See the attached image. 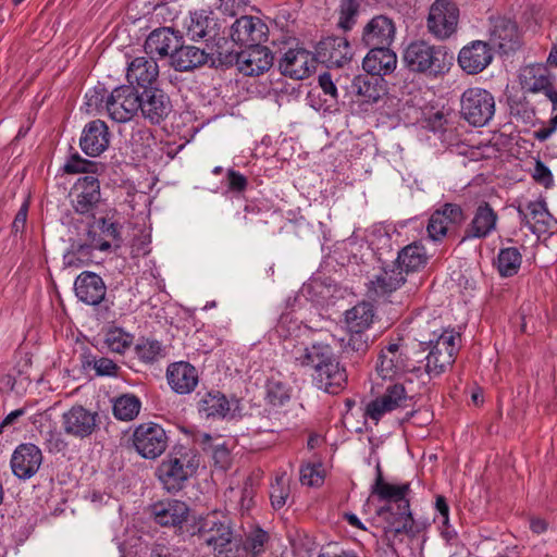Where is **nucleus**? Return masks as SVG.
<instances>
[{
  "instance_id": "1",
  "label": "nucleus",
  "mask_w": 557,
  "mask_h": 557,
  "mask_svg": "<svg viewBox=\"0 0 557 557\" xmlns=\"http://www.w3.org/2000/svg\"><path fill=\"white\" fill-rule=\"evenodd\" d=\"M289 355L295 366L312 370L311 376L319 389L336 395L345 388L346 369L329 344L295 345Z\"/></svg>"
},
{
  "instance_id": "2",
  "label": "nucleus",
  "mask_w": 557,
  "mask_h": 557,
  "mask_svg": "<svg viewBox=\"0 0 557 557\" xmlns=\"http://www.w3.org/2000/svg\"><path fill=\"white\" fill-rule=\"evenodd\" d=\"M86 104L97 111H106L117 123L131 121L139 111V94L132 85H121L108 92L104 87H95L86 94Z\"/></svg>"
},
{
  "instance_id": "3",
  "label": "nucleus",
  "mask_w": 557,
  "mask_h": 557,
  "mask_svg": "<svg viewBox=\"0 0 557 557\" xmlns=\"http://www.w3.org/2000/svg\"><path fill=\"white\" fill-rule=\"evenodd\" d=\"M403 60L412 73L438 77L449 71L454 57L443 46L414 40L405 48Z\"/></svg>"
},
{
  "instance_id": "4",
  "label": "nucleus",
  "mask_w": 557,
  "mask_h": 557,
  "mask_svg": "<svg viewBox=\"0 0 557 557\" xmlns=\"http://www.w3.org/2000/svg\"><path fill=\"white\" fill-rule=\"evenodd\" d=\"M421 348L429 350L425 370L438 376L451 368L461 347V335L454 329H434L429 339L420 341Z\"/></svg>"
},
{
  "instance_id": "5",
  "label": "nucleus",
  "mask_w": 557,
  "mask_h": 557,
  "mask_svg": "<svg viewBox=\"0 0 557 557\" xmlns=\"http://www.w3.org/2000/svg\"><path fill=\"white\" fill-rule=\"evenodd\" d=\"M199 467V457L195 449L178 445L174 446L172 451L158 466L156 474L163 485L170 492L181 491L185 482L193 476Z\"/></svg>"
},
{
  "instance_id": "6",
  "label": "nucleus",
  "mask_w": 557,
  "mask_h": 557,
  "mask_svg": "<svg viewBox=\"0 0 557 557\" xmlns=\"http://www.w3.org/2000/svg\"><path fill=\"white\" fill-rule=\"evenodd\" d=\"M196 535L201 544L220 555L234 545V528L231 517L221 510H213L196 521Z\"/></svg>"
},
{
  "instance_id": "7",
  "label": "nucleus",
  "mask_w": 557,
  "mask_h": 557,
  "mask_svg": "<svg viewBox=\"0 0 557 557\" xmlns=\"http://www.w3.org/2000/svg\"><path fill=\"white\" fill-rule=\"evenodd\" d=\"M496 110L491 91L481 87H470L460 97V116L474 127L487 125Z\"/></svg>"
},
{
  "instance_id": "8",
  "label": "nucleus",
  "mask_w": 557,
  "mask_h": 557,
  "mask_svg": "<svg viewBox=\"0 0 557 557\" xmlns=\"http://www.w3.org/2000/svg\"><path fill=\"white\" fill-rule=\"evenodd\" d=\"M376 515L384 522V535L388 546H392L399 535L405 534L412 539L420 532L410 506L405 508V506L396 507L393 504H385L376 509Z\"/></svg>"
},
{
  "instance_id": "9",
  "label": "nucleus",
  "mask_w": 557,
  "mask_h": 557,
  "mask_svg": "<svg viewBox=\"0 0 557 557\" xmlns=\"http://www.w3.org/2000/svg\"><path fill=\"white\" fill-rule=\"evenodd\" d=\"M122 231L123 224L117 212L109 211L104 216L88 225L87 240L96 250L108 251L112 247L116 250L123 244Z\"/></svg>"
},
{
  "instance_id": "10",
  "label": "nucleus",
  "mask_w": 557,
  "mask_h": 557,
  "mask_svg": "<svg viewBox=\"0 0 557 557\" xmlns=\"http://www.w3.org/2000/svg\"><path fill=\"white\" fill-rule=\"evenodd\" d=\"M131 441L140 457L154 460L165 451L169 437L162 425L149 421L134 429Z\"/></svg>"
},
{
  "instance_id": "11",
  "label": "nucleus",
  "mask_w": 557,
  "mask_h": 557,
  "mask_svg": "<svg viewBox=\"0 0 557 557\" xmlns=\"http://www.w3.org/2000/svg\"><path fill=\"white\" fill-rule=\"evenodd\" d=\"M459 23V8L450 0H435L426 17L428 32L437 40L450 38Z\"/></svg>"
},
{
  "instance_id": "12",
  "label": "nucleus",
  "mask_w": 557,
  "mask_h": 557,
  "mask_svg": "<svg viewBox=\"0 0 557 557\" xmlns=\"http://www.w3.org/2000/svg\"><path fill=\"white\" fill-rule=\"evenodd\" d=\"M411 359L401 339L388 342L382 347L376 364L377 374L383 380H394L411 370Z\"/></svg>"
},
{
  "instance_id": "13",
  "label": "nucleus",
  "mask_w": 557,
  "mask_h": 557,
  "mask_svg": "<svg viewBox=\"0 0 557 557\" xmlns=\"http://www.w3.org/2000/svg\"><path fill=\"white\" fill-rule=\"evenodd\" d=\"M71 197L73 211L82 216L95 219V212L101 201L100 183L94 175H85L74 184Z\"/></svg>"
},
{
  "instance_id": "14",
  "label": "nucleus",
  "mask_w": 557,
  "mask_h": 557,
  "mask_svg": "<svg viewBox=\"0 0 557 557\" xmlns=\"http://www.w3.org/2000/svg\"><path fill=\"white\" fill-rule=\"evenodd\" d=\"M139 101L141 115L153 125H160L173 111L169 95L158 87L145 88Z\"/></svg>"
},
{
  "instance_id": "15",
  "label": "nucleus",
  "mask_w": 557,
  "mask_h": 557,
  "mask_svg": "<svg viewBox=\"0 0 557 557\" xmlns=\"http://www.w3.org/2000/svg\"><path fill=\"white\" fill-rule=\"evenodd\" d=\"M410 400L403 384H391L382 396L367 405L366 416L377 423L386 412L408 407Z\"/></svg>"
},
{
  "instance_id": "16",
  "label": "nucleus",
  "mask_w": 557,
  "mask_h": 557,
  "mask_svg": "<svg viewBox=\"0 0 557 557\" xmlns=\"http://www.w3.org/2000/svg\"><path fill=\"white\" fill-rule=\"evenodd\" d=\"M99 416L81 405L73 406L62 414V429L66 435L76 438L90 436L98 428Z\"/></svg>"
},
{
  "instance_id": "17",
  "label": "nucleus",
  "mask_w": 557,
  "mask_h": 557,
  "mask_svg": "<svg viewBox=\"0 0 557 557\" xmlns=\"http://www.w3.org/2000/svg\"><path fill=\"white\" fill-rule=\"evenodd\" d=\"M497 223L498 214L492 206L484 200L479 202L465 227L461 242L487 238L496 231Z\"/></svg>"
},
{
  "instance_id": "18",
  "label": "nucleus",
  "mask_w": 557,
  "mask_h": 557,
  "mask_svg": "<svg viewBox=\"0 0 557 557\" xmlns=\"http://www.w3.org/2000/svg\"><path fill=\"white\" fill-rule=\"evenodd\" d=\"M42 459V453L35 444H20L11 456V470L20 480H28L38 472Z\"/></svg>"
},
{
  "instance_id": "19",
  "label": "nucleus",
  "mask_w": 557,
  "mask_h": 557,
  "mask_svg": "<svg viewBox=\"0 0 557 557\" xmlns=\"http://www.w3.org/2000/svg\"><path fill=\"white\" fill-rule=\"evenodd\" d=\"M269 28L259 17L244 15L231 27L233 42L245 47L261 45L267 41Z\"/></svg>"
},
{
  "instance_id": "20",
  "label": "nucleus",
  "mask_w": 557,
  "mask_h": 557,
  "mask_svg": "<svg viewBox=\"0 0 557 557\" xmlns=\"http://www.w3.org/2000/svg\"><path fill=\"white\" fill-rule=\"evenodd\" d=\"M466 220L462 208L457 203H445L435 210L426 225L428 237L441 242L447 234L448 225H461Z\"/></svg>"
},
{
  "instance_id": "21",
  "label": "nucleus",
  "mask_w": 557,
  "mask_h": 557,
  "mask_svg": "<svg viewBox=\"0 0 557 557\" xmlns=\"http://www.w3.org/2000/svg\"><path fill=\"white\" fill-rule=\"evenodd\" d=\"M317 59L327 67H343L352 58V48L345 37H326L317 46Z\"/></svg>"
},
{
  "instance_id": "22",
  "label": "nucleus",
  "mask_w": 557,
  "mask_h": 557,
  "mask_svg": "<svg viewBox=\"0 0 557 557\" xmlns=\"http://www.w3.org/2000/svg\"><path fill=\"white\" fill-rule=\"evenodd\" d=\"M317 61V54L304 48L289 49L280 61V70L285 76L304 79L315 70Z\"/></svg>"
},
{
  "instance_id": "23",
  "label": "nucleus",
  "mask_w": 557,
  "mask_h": 557,
  "mask_svg": "<svg viewBox=\"0 0 557 557\" xmlns=\"http://www.w3.org/2000/svg\"><path fill=\"white\" fill-rule=\"evenodd\" d=\"M395 35L396 26L393 20L385 15H376L364 25L361 41L369 49L391 47Z\"/></svg>"
},
{
  "instance_id": "24",
  "label": "nucleus",
  "mask_w": 557,
  "mask_h": 557,
  "mask_svg": "<svg viewBox=\"0 0 557 557\" xmlns=\"http://www.w3.org/2000/svg\"><path fill=\"white\" fill-rule=\"evenodd\" d=\"M273 59L268 47L253 45L239 51L237 69L245 76H259L271 69Z\"/></svg>"
},
{
  "instance_id": "25",
  "label": "nucleus",
  "mask_w": 557,
  "mask_h": 557,
  "mask_svg": "<svg viewBox=\"0 0 557 557\" xmlns=\"http://www.w3.org/2000/svg\"><path fill=\"white\" fill-rule=\"evenodd\" d=\"M490 41L504 53L515 51L519 47L518 26L506 16L490 17Z\"/></svg>"
},
{
  "instance_id": "26",
  "label": "nucleus",
  "mask_w": 557,
  "mask_h": 557,
  "mask_svg": "<svg viewBox=\"0 0 557 557\" xmlns=\"http://www.w3.org/2000/svg\"><path fill=\"white\" fill-rule=\"evenodd\" d=\"M493 60L490 45L482 40H473L465 46L458 54L459 66L468 74H479L485 70Z\"/></svg>"
},
{
  "instance_id": "27",
  "label": "nucleus",
  "mask_w": 557,
  "mask_h": 557,
  "mask_svg": "<svg viewBox=\"0 0 557 557\" xmlns=\"http://www.w3.org/2000/svg\"><path fill=\"white\" fill-rule=\"evenodd\" d=\"M111 134L107 123L102 120L88 122L82 132L79 147L89 157H98L110 145Z\"/></svg>"
},
{
  "instance_id": "28",
  "label": "nucleus",
  "mask_w": 557,
  "mask_h": 557,
  "mask_svg": "<svg viewBox=\"0 0 557 557\" xmlns=\"http://www.w3.org/2000/svg\"><path fill=\"white\" fill-rule=\"evenodd\" d=\"M411 492V485L409 482L403 484H392L384 480L381 467H376V478L371 486V495L376 497L380 502L386 504H393L396 507L407 508L410 506V499L408 497Z\"/></svg>"
},
{
  "instance_id": "29",
  "label": "nucleus",
  "mask_w": 557,
  "mask_h": 557,
  "mask_svg": "<svg viewBox=\"0 0 557 557\" xmlns=\"http://www.w3.org/2000/svg\"><path fill=\"white\" fill-rule=\"evenodd\" d=\"M518 214L521 223L528 225L534 234L552 232L557 225L543 200L530 201L525 209L519 207Z\"/></svg>"
},
{
  "instance_id": "30",
  "label": "nucleus",
  "mask_w": 557,
  "mask_h": 557,
  "mask_svg": "<svg viewBox=\"0 0 557 557\" xmlns=\"http://www.w3.org/2000/svg\"><path fill=\"white\" fill-rule=\"evenodd\" d=\"M76 297L89 306L100 305L107 295V286L100 275L95 272L84 271L74 282Z\"/></svg>"
},
{
  "instance_id": "31",
  "label": "nucleus",
  "mask_w": 557,
  "mask_h": 557,
  "mask_svg": "<svg viewBox=\"0 0 557 557\" xmlns=\"http://www.w3.org/2000/svg\"><path fill=\"white\" fill-rule=\"evenodd\" d=\"M405 283V272L394 262L382 268L380 273L370 281L369 293L376 299H385Z\"/></svg>"
},
{
  "instance_id": "32",
  "label": "nucleus",
  "mask_w": 557,
  "mask_h": 557,
  "mask_svg": "<svg viewBox=\"0 0 557 557\" xmlns=\"http://www.w3.org/2000/svg\"><path fill=\"white\" fill-rule=\"evenodd\" d=\"M154 521L161 527H177L186 521L189 508L178 499H163L150 506Z\"/></svg>"
},
{
  "instance_id": "33",
  "label": "nucleus",
  "mask_w": 557,
  "mask_h": 557,
  "mask_svg": "<svg viewBox=\"0 0 557 557\" xmlns=\"http://www.w3.org/2000/svg\"><path fill=\"white\" fill-rule=\"evenodd\" d=\"M126 77L129 85L136 84L145 90L157 82L159 65L152 57H137L128 63Z\"/></svg>"
},
{
  "instance_id": "34",
  "label": "nucleus",
  "mask_w": 557,
  "mask_h": 557,
  "mask_svg": "<svg viewBox=\"0 0 557 557\" xmlns=\"http://www.w3.org/2000/svg\"><path fill=\"white\" fill-rule=\"evenodd\" d=\"M396 66L397 55L391 47L371 48L362 61L363 70L379 78L392 74Z\"/></svg>"
},
{
  "instance_id": "35",
  "label": "nucleus",
  "mask_w": 557,
  "mask_h": 557,
  "mask_svg": "<svg viewBox=\"0 0 557 557\" xmlns=\"http://www.w3.org/2000/svg\"><path fill=\"white\" fill-rule=\"evenodd\" d=\"M166 377L171 388L177 394H189L198 384V372L188 362L180 361L168 367Z\"/></svg>"
},
{
  "instance_id": "36",
  "label": "nucleus",
  "mask_w": 557,
  "mask_h": 557,
  "mask_svg": "<svg viewBox=\"0 0 557 557\" xmlns=\"http://www.w3.org/2000/svg\"><path fill=\"white\" fill-rule=\"evenodd\" d=\"M182 37L171 28L162 27L152 30L147 37L144 48L150 57H170L171 52L177 48Z\"/></svg>"
},
{
  "instance_id": "37",
  "label": "nucleus",
  "mask_w": 557,
  "mask_h": 557,
  "mask_svg": "<svg viewBox=\"0 0 557 557\" xmlns=\"http://www.w3.org/2000/svg\"><path fill=\"white\" fill-rule=\"evenodd\" d=\"M208 62V52L195 46H184L182 41L171 52V65L178 72H189Z\"/></svg>"
},
{
  "instance_id": "38",
  "label": "nucleus",
  "mask_w": 557,
  "mask_h": 557,
  "mask_svg": "<svg viewBox=\"0 0 557 557\" xmlns=\"http://www.w3.org/2000/svg\"><path fill=\"white\" fill-rule=\"evenodd\" d=\"M351 91L362 103H375L385 94L383 78L371 74L356 76L351 82Z\"/></svg>"
},
{
  "instance_id": "39",
  "label": "nucleus",
  "mask_w": 557,
  "mask_h": 557,
  "mask_svg": "<svg viewBox=\"0 0 557 557\" xmlns=\"http://www.w3.org/2000/svg\"><path fill=\"white\" fill-rule=\"evenodd\" d=\"M84 371H94L96 376L119 377L121 367L108 357L97 356L86 348L79 357Z\"/></svg>"
},
{
  "instance_id": "40",
  "label": "nucleus",
  "mask_w": 557,
  "mask_h": 557,
  "mask_svg": "<svg viewBox=\"0 0 557 557\" xmlns=\"http://www.w3.org/2000/svg\"><path fill=\"white\" fill-rule=\"evenodd\" d=\"M429 257L421 243L414 242L404 247L397 255L395 263L405 273L417 272L428 263Z\"/></svg>"
},
{
  "instance_id": "41",
  "label": "nucleus",
  "mask_w": 557,
  "mask_h": 557,
  "mask_svg": "<svg viewBox=\"0 0 557 557\" xmlns=\"http://www.w3.org/2000/svg\"><path fill=\"white\" fill-rule=\"evenodd\" d=\"M374 318L373 306L369 302H359L345 313V322L348 332H366Z\"/></svg>"
},
{
  "instance_id": "42",
  "label": "nucleus",
  "mask_w": 557,
  "mask_h": 557,
  "mask_svg": "<svg viewBox=\"0 0 557 557\" xmlns=\"http://www.w3.org/2000/svg\"><path fill=\"white\" fill-rule=\"evenodd\" d=\"M198 411L206 418H224L230 403L221 392H209L198 403Z\"/></svg>"
},
{
  "instance_id": "43",
  "label": "nucleus",
  "mask_w": 557,
  "mask_h": 557,
  "mask_svg": "<svg viewBox=\"0 0 557 557\" xmlns=\"http://www.w3.org/2000/svg\"><path fill=\"white\" fill-rule=\"evenodd\" d=\"M522 263V255L517 247L500 248L495 265L502 277L516 275Z\"/></svg>"
},
{
  "instance_id": "44",
  "label": "nucleus",
  "mask_w": 557,
  "mask_h": 557,
  "mask_svg": "<svg viewBox=\"0 0 557 557\" xmlns=\"http://www.w3.org/2000/svg\"><path fill=\"white\" fill-rule=\"evenodd\" d=\"M141 401L134 394H123L113 403V414L117 420L132 421L140 412Z\"/></svg>"
},
{
  "instance_id": "45",
  "label": "nucleus",
  "mask_w": 557,
  "mask_h": 557,
  "mask_svg": "<svg viewBox=\"0 0 557 557\" xmlns=\"http://www.w3.org/2000/svg\"><path fill=\"white\" fill-rule=\"evenodd\" d=\"M228 41L221 38L214 51L208 53L209 62L213 67H231L238 64L239 52L231 49Z\"/></svg>"
},
{
  "instance_id": "46",
  "label": "nucleus",
  "mask_w": 557,
  "mask_h": 557,
  "mask_svg": "<svg viewBox=\"0 0 557 557\" xmlns=\"http://www.w3.org/2000/svg\"><path fill=\"white\" fill-rule=\"evenodd\" d=\"M136 357L144 363H153L163 357L162 344L157 339L139 338L134 347Z\"/></svg>"
},
{
  "instance_id": "47",
  "label": "nucleus",
  "mask_w": 557,
  "mask_h": 557,
  "mask_svg": "<svg viewBox=\"0 0 557 557\" xmlns=\"http://www.w3.org/2000/svg\"><path fill=\"white\" fill-rule=\"evenodd\" d=\"M290 399V388L287 384L270 379L265 385V401L272 407L284 406Z\"/></svg>"
},
{
  "instance_id": "48",
  "label": "nucleus",
  "mask_w": 557,
  "mask_h": 557,
  "mask_svg": "<svg viewBox=\"0 0 557 557\" xmlns=\"http://www.w3.org/2000/svg\"><path fill=\"white\" fill-rule=\"evenodd\" d=\"M211 24L215 25L213 18L203 14L194 13L190 15V23L187 25L186 35L193 41L211 37Z\"/></svg>"
},
{
  "instance_id": "49",
  "label": "nucleus",
  "mask_w": 557,
  "mask_h": 557,
  "mask_svg": "<svg viewBox=\"0 0 557 557\" xmlns=\"http://www.w3.org/2000/svg\"><path fill=\"white\" fill-rule=\"evenodd\" d=\"M289 479L286 473L276 475L270 487L272 507L276 510L283 508L289 497Z\"/></svg>"
},
{
  "instance_id": "50",
  "label": "nucleus",
  "mask_w": 557,
  "mask_h": 557,
  "mask_svg": "<svg viewBox=\"0 0 557 557\" xmlns=\"http://www.w3.org/2000/svg\"><path fill=\"white\" fill-rule=\"evenodd\" d=\"M270 540L268 532L260 528L251 530L243 542V548L251 557H259L265 552V546Z\"/></svg>"
},
{
  "instance_id": "51",
  "label": "nucleus",
  "mask_w": 557,
  "mask_h": 557,
  "mask_svg": "<svg viewBox=\"0 0 557 557\" xmlns=\"http://www.w3.org/2000/svg\"><path fill=\"white\" fill-rule=\"evenodd\" d=\"M133 336L120 327L110 329L104 336L107 348L116 354H124L131 347Z\"/></svg>"
},
{
  "instance_id": "52",
  "label": "nucleus",
  "mask_w": 557,
  "mask_h": 557,
  "mask_svg": "<svg viewBox=\"0 0 557 557\" xmlns=\"http://www.w3.org/2000/svg\"><path fill=\"white\" fill-rule=\"evenodd\" d=\"M98 166V163L84 159L75 152L67 159L63 166V171L67 174L86 173L87 175H90L89 173L94 174L97 172Z\"/></svg>"
},
{
  "instance_id": "53",
  "label": "nucleus",
  "mask_w": 557,
  "mask_h": 557,
  "mask_svg": "<svg viewBox=\"0 0 557 557\" xmlns=\"http://www.w3.org/2000/svg\"><path fill=\"white\" fill-rule=\"evenodd\" d=\"M153 141L154 137L149 128L137 129L131 137L132 150L138 156H146Z\"/></svg>"
},
{
  "instance_id": "54",
  "label": "nucleus",
  "mask_w": 557,
  "mask_h": 557,
  "mask_svg": "<svg viewBox=\"0 0 557 557\" xmlns=\"http://www.w3.org/2000/svg\"><path fill=\"white\" fill-rule=\"evenodd\" d=\"M509 108L510 114L525 124L531 123L535 117V110L525 98L512 99Z\"/></svg>"
},
{
  "instance_id": "55",
  "label": "nucleus",
  "mask_w": 557,
  "mask_h": 557,
  "mask_svg": "<svg viewBox=\"0 0 557 557\" xmlns=\"http://www.w3.org/2000/svg\"><path fill=\"white\" fill-rule=\"evenodd\" d=\"M94 248L87 243H73L71 248L63 256V263L66 267H79L82 263L81 257H87Z\"/></svg>"
},
{
  "instance_id": "56",
  "label": "nucleus",
  "mask_w": 557,
  "mask_h": 557,
  "mask_svg": "<svg viewBox=\"0 0 557 557\" xmlns=\"http://www.w3.org/2000/svg\"><path fill=\"white\" fill-rule=\"evenodd\" d=\"M358 9L359 4L355 0H342L338 26L344 30L351 29Z\"/></svg>"
},
{
  "instance_id": "57",
  "label": "nucleus",
  "mask_w": 557,
  "mask_h": 557,
  "mask_svg": "<svg viewBox=\"0 0 557 557\" xmlns=\"http://www.w3.org/2000/svg\"><path fill=\"white\" fill-rule=\"evenodd\" d=\"M369 348V337L364 332L354 333L349 332V337L344 345L345 352H356L358 356L363 355Z\"/></svg>"
},
{
  "instance_id": "58",
  "label": "nucleus",
  "mask_w": 557,
  "mask_h": 557,
  "mask_svg": "<svg viewBox=\"0 0 557 557\" xmlns=\"http://www.w3.org/2000/svg\"><path fill=\"white\" fill-rule=\"evenodd\" d=\"M533 92H543L553 103V109H557V91L555 90L552 82L546 76H539L530 86Z\"/></svg>"
},
{
  "instance_id": "59",
  "label": "nucleus",
  "mask_w": 557,
  "mask_h": 557,
  "mask_svg": "<svg viewBox=\"0 0 557 557\" xmlns=\"http://www.w3.org/2000/svg\"><path fill=\"white\" fill-rule=\"evenodd\" d=\"M532 177L537 184L545 188H549L554 185V177L550 170L541 160H536Z\"/></svg>"
},
{
  "instance_id": "60",
  "label": "nucleus",
  "mask_w": 557,
  "mask_h": 557,
  "mask_svg": "<svg viewBox=\"0 0 557 557\" xmlns=\"http://www.w3.org/2000/svg\"><path fill=\"white\" fill-rule=\"evenodd\" d=\"M226 181L228 190L233 193H242L248 186L247 177L233 169L227 170Z\"/></svg>"
},
{
  "instance_id": "61",
  "label": "nucleus",
  "mask_w": 557,
  "mask_h": 557,
  "mask_svg": "<svg viewBox=\"0 0 557 557\" xmlns=\"http://www.w3.org/2000/svg\"><path fill=\"white\" fill-rule=\"evenodd\" d=\"M300 482L308 486H315L322 482V476L315 466L307 465L300 469Z\"/></svg>"
},
{
  "instance_id": "62",
  "label": "nucleus",
  "mask_w": 557,
  "mask_h": 557,
  "mask_svg": "<svg viewBox=\"0 0 557 557\" xmlns=\"http://www.w3.org/2000/svg\"><path fill=\"white\" fill-rule=\"evenodd\" d=\"M212 449V457L221 469H226L230 465V451L224 444H218Z\"/></svg>"
},
{
  "instance_id": "63",
  "label": "nucleus",
  "mask_w": 557,
  "mask_h": 557,
  "mask_svg": "<svg viewBox=\"0 0 557 557\" xmlns=\"http://www.w3.org/2000/svg\"><path fill=\"white\" fill-rule=\"evenodd\" d=\"M46 448L49 453H60L66 448V443L59 433L50 431L46 438Z\"/></svg>"
},
{
  "instance_id": "64",
  "label": "nucleus",
  "mask_w": 557,
  "mask_h": 557,
  "mask_svg": "<svg viewBox=\"0 0 557 557\" xmlns=\"http://www.w3.org/2000/svg\"><path fill=\"white\" fill-rule=\"evenodd\" d=\"M150 557H181V555L177 548L158 543L151 548Z\"/></svg>"
}]
</instances>
